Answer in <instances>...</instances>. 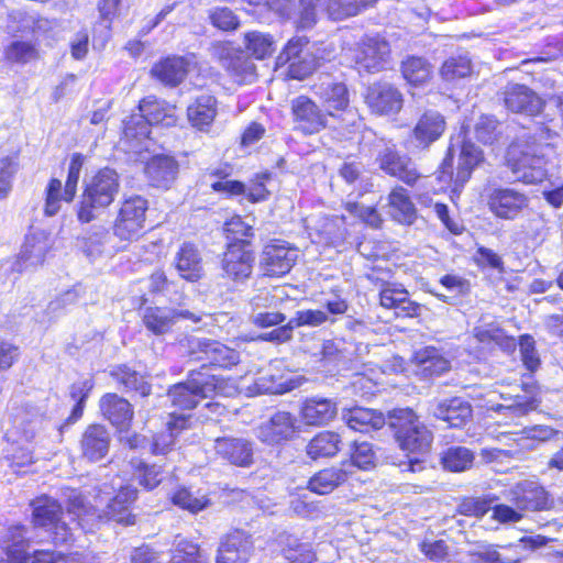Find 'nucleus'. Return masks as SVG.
<instances>
[{
  "instance_id": "nucleus-64",
  "label": "nucleus",
  "mask_w": 563,
  "mask_h": 563,
  "mask_svg": "<svg viewBox=\"0 0 563 563\" xmlns=\"http://www.w3.org/2000/svg\"><path fill=\"white\" fill-rule=\"evenodd\" d=\"M499 122L492 115H482L475 124V136L484 144H493L499 135Z\"/></svg>"
},
{
  "instance_id": "nucleus-44",
  "label": "nucleus",
  "mask_w": 563,
  "mask_h": 563,
  "mask_svg": "<svg viewBox=\"0 0 563 563\" xmlns=\"http://www.w3.org/2000/svg\"><path fill=\"white\" fill-rule=\"evenodd\" d=\"M475 454L466 446H450L441 453V465L445 471L461 473L473 466Z\"/></svg>"
},
{
  "instance_id": "nucleus-19",
  "label": "nucleus",
  "mask_w": 563,
  "mask_h": 563,
  "mask_svg": "<svg viewBox=\"0 0 563 563\" xmlns=\"http://www.w3.org/2000/svg\"><path fill=\"white\" fill-rule=\"evenodd\" d=\"M332 119L334 122L329 123L328 126L339 130L346 139L357 143L362 150L369 148L372 143L377 141L376 133L365 126L361 117L352 108L344 110Z\"/></svg>"
},
{
  "instance_id": "nucleus-56",
  "label": "nucleus",
  "mask_w": 563,
  "mask_h": 563,
  "mask_svg": "<svg viewBox=\"0 0 563 563\" xmlns=\"http://www.w3.org/2000/svg\"><path fill=\"white\" fill-rule=\"evenodd\" d=\"M62 201H65L63 184L59 179L52 178L45 188L44 216L48 218L56 216L62 208Z\"/></svg>"
},
{
  "instance_id": "nucleus-42",
  "label": "nucleus",
  "mask_w": 563,
  "mask_h": 563,
  "mask_svg": "<svg viewBox=\"0 0 563 563\" xmlns=\"http://www.w3.org/2000/svg\"><path fill=\"white\" fill-rule=\"evenodd\" d=\"M26 529L23 526H13L7 532V555L10 563H26L27 549L33 542V537H25Z\"/></svg>"
},
{
  "instance_id": "nucleus-18",
  "label": "nucleus",
  "mask_w": 563,
  "mask_h": 563,
  "mask_svg": "<svg viewBox=\"0 0 563 563\" xmlns=\"http://www.w3.org/2000/svg\"><path fill=\"white\" fill-rule=\"evenodd\" d=\"M506 499L522 511H538L547 508L548 494L534 481L525 479L515 484L506 493Z\"/></svg>"
},
{
  "instance_id": "nucleus-2",
  "label": "nucleus",
  "mask_w": 563,
  "mask_h": 563,
  "mask_svg": "<svg viewBox=\"0 0 563 563\" xmlns=\"http://www.w3.org/2000/svg\"><path fill=\"white\" fill-rule=\"evenodd\" d=\"M119 175L114 169L102 168L87 181L77 209L81 223L95 220L99 212L109 207L119 192Z\"/></svg>"
},
{
  "instance_id": "nucleus-39",
  "label": "nucleus",
  "mask_w": 563,
  "mask_h": 563,
  "mask_svg": "<svg viewBox=\"0 0 563 563\" xmlns=\"http://www.w3.org/2000/svg\"><path fill=\"white\" fill-rule=\"evenodd\" d=\"M216 97L202 93L187 108V117L192 126L205 130L209 128L217 115Z\"/></svg>"
},
{
  "instance_id": "nucleus-25",
  "label": "nucleus",
  "mask_w": 563,
  "mask_h": 563,
  "mask_svg": "<svg viewBox=\"0 0 563 563\" xmlns=\"http://www.w3.org/2000/svg\"><path fill=\"white\" fill-rule=\"evenodd\" d=\"M216 453L229 463L249 467L253 464L254 443L244 438L222 437L214 440Z\"/></svg>"
},
{
  "instance_id": "nucleus-5",
  "label": "nucleus",
  "mask_w": 563,
  "mask_h": 563,
  "mask_svg": "<svg viewBox=\"0 0 563 563\" xmlns=\"http://www.w3.org/2000/svg\"><path fill=\"white\" fill-rule=\"evenodd\" d=\"M506 166L515 181L526 185L541 183L547 177L545 158L539 154L537 145L512 142L506 153Z\"/></svg>"
},
{
  "instance_id": "nucleus-37",
  "label": "nucleus",
  "mask_w": 563,
  "mask_h": 563,
  "mask_svg": "<svg viewBox=\"0 0 563 563\" xmlns=\"http://www.w3.org/2000/svg\"><path fill=\"white\" fill-rule=\"evenodd\" d=\"M275 296L267 292H262L255 296L251 305L253 312L251 314V322L258 328H269L280 325L286 321V316L278 311H271L268 309L275 308Z\"/></svg>"
},
{
  "instance_id": "nucleus-54",
  "label": "nucleus",
  "mask_w": 563,
  "mask_h": 563,
  "mask_svg": "<svg viewBox=\"0 0 563 563\" xmlns=\"http://www.w3.org/2000/svg\"><path fill=\"white\" fill-rule=\"evenodd\" d=\"M173 503L186 509L192 514H197L209 505V499L206 495L201 494L199 490L191 492L187 488H180L173 495Z\"/></svg>"
},
{
  "instance_id": "nucleus-9",
  "label": "nucleus",
  "mask_w": 563,
  "mask_h": 563,
  "mask_svg": "<svg viewBox=\"0 0 563 563\" xmlns=\"http://www.w3.org/2000/svg\"><path fill=\"white\" fill-rule=\"evenodd\" d=\"M148 202L141 196L125 198L113 224V233L122 241L137 240L144 230Z\"/></svg>"
},
{
  "instance_id": "nucleus-4",
  "label": "nucleus",
  "mask_w": 563,
  "mask_h": 563,
  "mask_svg": "<svg viewBox=\"0 0 563 563\" xmlns=\"http://www.w3.org/2000/svg\"><path fill=\"white\" fill-rule=\"evenodd\" d=\"M223 382L208 372L192 369L185 382L168 389V399L175 408L191 410L206 398H211L222 390Z\"/></svg>"
},
{
  "instance_id": "nucleus-62",
  "label": "nucleus",
  "mask_w": 563,
  "mask_h": 563,
  "mask_svg": "<svg viewBox=\"0 0 563 563\" xmlns=\"http://www.w3.org/2000/svg\"><path fill=\"white\" fill-rule=\"evenodd\" d=\"M224 231L230 242H238L250 247V238L253 236V228L246 224L241 217H233L225 223Z\"/></svg>"
},
{
  "instance_id": "nucleus-12",
  "label": "nucleus",
  "mask_w": 563,
  "mask_h": 563,
  "mask_svg": "<svg viewBox=\"0 0 563 563\" xmlns=\"http://www.w3.org/2000/svg\"><path fill=\"white\" fill-rule=\"evenodd\" d=\"M298 252V249L288 242L274 240L263 249L261 268L267 276H283L295 265Z\"/></svg>"
},
{
  "instance_id": "nucleus-27",
  "label": "nucleus",
  "mask_w": 563,
  "mask_h": 563,
  "mask_svg": "<svg viewBox=\"0 0 563 563\" xmlns=\"http://www.w3.org/2000/svg\"><path fill=\"white\" fill-rule=\"evenodd\" d=\"M111 443V434L107 427L99 423L88 426L81 434V455L90 462L106 457Z\"/></svg>"
},
{
  "instance_id": "nucleus-13",
  "label": "nucleus",
  "mask_w": 563,
  "mask_h": 563,
  "mask_svg": "<svg viewBox=\"0 0 563 563\" xmlns=\"http://www.w3.org/2000/svg\"><path fill=\"white\" fill-rule=\"evenodd\" d=\"M49 250V238L44 231L27 234L19 255L12 262L11 271L22 274L37 268L43 265Z\"/></svg>"
},
{
  "instance_id": "nucleus-30",
  "label": "nucleus",
  "mask_w": 563,
  "mask_h": 563,
  "mask_svg": "<svg viewBox=\"0 0 563 563\" xmlns=\"http://www.w3.org/2000/svg\"><path fill=\"white\" fill-rule=\"evenodd\" d=\"M380 306L393 309L396 317L412 318L420 314L421 306L409 298L408 291L396 286H386L379 292Z\"/></svg>"
},
{
  "instance_id": "nucleus-61",
  "label": "nucleus",
  "mask_w": 563,
  "mask_h": 563,
  "mask_svg": "<svg viewBox=\"0 0 563 563\" xmlns=\"http://www.w3.org/2000/svg\"><path fill=\"white\" fill-rule=\"evenodd\" d=\"M244 38L247 49L258 59L265 58L274 51V42L267 34L253 31L246 33Z\"/></svg>"
},
{
  "instance_id": "nucleus-23",
  "label": "nucleus",
  "mask_w": 563,
  "mask_h": 563,
  "mask_svg": "<svg viewBox=\"0 0 563 563\" xmlns=\"http://www.w3.org/2000/svg\"><path fill=\"white\" fill-rule=\"evenodd\" d=\"M254 254L250 247L238 242H230L223 254L222 269L234 282H244L253 269Z\"/></svg>"
},
{
  "instance_id": "nucleus-32",
  "label": "nucleus",
  "mask_w": 563,
  "mask_h": 563,
  "mask_svg": "<svg viewBox=\"0 0 563 563\" xmlns=\"http://www.w3.org/2000/svg\"><path fill=\"white\" fill-rule=\"evenodd\" d=\"M444 130L443 115L438 111L428 110L419 118L412 130V135L418 146L427 148L443 134Z\"/></svg>"
},
{
  "instance_id": "nucleus-3",
  "label": "nucleus",
  "mask_w": 563,
  "mask_h": 563,
  "mask_svg": "<svg viewBox=\"0 0 563 563\" xmlns=\"http://www.w3.org/2000/svg\"><path fill=\"white\" fill-rule=\"evenodd\" d=\"M388 426L402 451L418 455L430 451L433 434L412 409L399 408L389 411Z\"/></svg>"
},
{
  "instance_id": "nucleus-51",
  "label": "nucleus",
  "mask_w": 563,
  "mask_h": 563,
  "mask_svg": "<svg viewBox=\"0 0 563 563\" xmlns=\"http://www.w3.org/2000/svg\"><path fill=\"white\" fill-rule=\"evenodd\" d=\"M132 476L142 487L152 490L163 481L164 470L159 465L137 461L133 463Z\"/></svg>"
},
{
  "instance_id": "nucleus-15",
  "label": "nucleus",
  "mask_w": 563,
  "mask_h": 563,
  "mask_svg": "<svg viewBox=\"0 0 563 563\" xmlns=\"http://www.w3.org/2000/svg\"><path fill=\"white\" fill-rule=\"evenodd\" d=\"M364 100L372 113L377 115L398 113L404 103L401 92L388 82H374L368 86Z\"/></svg>"
},
{
  "instance_id": "nucleus-52",
  "label": "nucleus",
  "mask_w": 563,
  "mask_h": 563,
  "mask_svg": "<svg viewBox=\"0 0 563 563\" xmlns=\"http://www.w3.org/2000/svg\"><path fill=\"white\" fill-rule=\"evenodd\" d=\"M93 388L91 379H84L71 384L69 388L70 398L75 401L70 416L67 419L68 423H74L82 416L86 400Z\"/></svg>"
},
{
  "instance_id": "nucleus-29",
  "label": "nucleus",
  "mask_w": 563,
  "mask_h": 563,
  "mask_svg": "<svg viewBox=\"0 0 563 563\" xmlns=\"http://www.w3.org/2000/svg\"><path fill=\"white\" fill-rule=\"evenodd\" d=\"M99 408L103 418L118 430L123 431L131 426L134 410L125 398L112 393L106 394L99 401Z\"/></svg>"
},
{
  "instance_id": "nucleus-31",
  "label": "nucleus",
  "mask_w": 563,
  "mask_h": 563,
  "mask_svg": "<svg viewBox=\"0 0 563 563\" xmlns=\"http://www.w3.org/2000/svg\"><path fill=\"white\" fill-rule=\"evenodd\" d=\"M189 62L181 56H168L161 59L151 69V76L165 86L176 87L188 74Z\"/></svg>"
},
{
  "instance_id": "nucleus-43",
  "label": "nucleus",
  "mask_w": 563,
  "mask_h": 563,
  "mask_svg": "<svg viewBox=\"0 0 563 563\" xmlns=\"http://www.w3.org/2000/svg\"><path fill=\"white\" fill-rule=\"evenodd\" d=\"M416 360L419 372L424 377L438 376L450 369V362L432 346L418 351Z\"/></svg>"
},
{
  "instance_id": "nucleus-58",
  "label": "nucleus",
  "mask_w": 563,
  "mask_h": 563,
  "mask_svg": "<svg viewBox=\"0 0 563 563\" xmlns=\"http://www.w3.org/2000/svg\"><path fill=\"white\" fill-rule=\"evenodd\" d=\"M210 23L224 32L235 31L240 26V20L235 13L227 7H214L208 11Z\"/></svg>"
},
{
  "instance_id": "nucleus-26",
  "label": "nucleus",
  "mask_w": 563,
  "mask_h": 563,
  "mask_svg": "<svg viewBox=\"0 0 563 563\" xmlns=\"http://www.w3.org/2000/svg\"><path fill=\"white\" fill-rule=\"evenodd\" d=\"M296 431V418L287 411L275 412L257 429V438L267 444H278L289 440Z\"/></svg>"
},
{
  "instance_id": "nucleus-63",
  "label": "nucleus",
  "mask_w": 563,
  "mask_h": 563,
  "mask_svg": "<svg viewBox=\"0 0 563 563\" xmlns=\"http://www.w3.org/2000/svg\"><path fill=\"white\" fill-rule=\"evenodd\" d=\"M8 60L19 64L30 63L38 57L36 47L29 42H12L5 49Z\"/></svg>"
},
{
  "instance_id": "nucleus-8",
  "label": "nucleus",
  "mask_w": 563,
  "mask_h": 563,
  "mask_svg": "<svg viewBox=\"0 0 563 563\" xmlns=\"http://www.w3.org/2000/svg\"><path fill=\"white\" fill-rule=\"evenodd\" d=\"M372 146L377 152L376 163L384 173L408 186H413L420 179L421 174L418 172L415 162L408 155L401 154L395 144L377 137Z\"/></svg>"
},
{
  "instance_id": "nucleus-35",
  "label": "nucleus",
  "mask_w": 563,
  "mask_h": 563,
  "mask_svg": "<svg viewBox=\"0 0 563 563\" xmlns=\"http://www.w3.org/2000/svg\"><path fill=\"white\" fill-rule=\"evenodd\" d=\"M338 413V405L329 398L311 397L303 401L301 416L310 426H323L334 419Z\"/></svg>"
},
{
  "instance_id": "nucleus-45",
  "label": "nucleus",
  "mask_w": 563,
  "mask_h": 563,
  "mask_svg": "<svg viewBox=\"0 0 563 563\" xmlns=\"http://www.w3.org/2000/svg\"><path fill=\"white\" fill-rule=\"evenodd\" d=\"M341 438L338 433L324 431L313 437L306 448L308 456L312 460L321 457H332L339 450Z\"/></svg>"
},
{
  "instance_id": "nucleus-36",
  "label": "nucleus",
  "mask_w": 563,
  "mask_h": 563,
  "mask_svg": "<svg viewBox=\"0 0 563 563\" xmlns=\"http://www.w3.org/2000/svg\"><path fill=\"white\" fill-rule=\"evenodd\" d=\"M343 419L349 428L363 433L379 430L388 424V417L385 418L380 411L363 407L349 409L343 413Z\"/></svg>"
},
{
  "instance_id": "nucleus-21",
  "label": "nucleus",
  "mask_w": 563,
  "mask_h": 563,
  "mask_svg": "<svg viewBox=\"0 0 563 563\" xmlns=\"http://www.w3.org/2000/svg\"><path fill=\"white\" fill-rule=\"evenodd\" d=\"M253 550L252 537L242 530H234L221 539L216 563H247Z\"/></svg>"
},
{
  "instance_id": "nucleus-17",
  "label": "nucleus",
  "mask_w": 563,
  "mask_h": 563,
  "mask_svg": "<svg viewBox=\"0 0 563 563\" xmlns=\"http://www.w3.org/2000/svg\"><path fill=\"white\" fill-rule=\"evenodd\" d=\"M291 113L296 129L305 134L318 133L329 125L328 115L306 96H299L291 101Z\"/></svg>"
},
{
  "instance_id": "nucleus-55",
  "label": "nucleus",
  "mask_w": 563,
  "mask_h": 563,
  "mask_svg": "<svg viewBox=\"0 0 563 563\" xmlns=\"http://www.w3.org/2000/svg\"><path fill=\"white\" fill-rule=\"evenodd\" d=\"M472 71V62L466 55L448 58L441 67V76L448 81L468 76Z\"/></svg>"
},
{
  "instance_id": "nucleus-57",
  "label": "nucleus",
  "mask_w": 563,
  "mask_h": 563,
  "mask_svg": "<svg viewBox=\"0 0 563 563\" xmlns=\"http://www.w3.org/2000/svg\"><path fill=\"white\" fill-rule=\"evenodd\" d=\"M509 400H511L510 404H500L493 407V409L498 412L506 410L516 417H521L532 410H536L539 406V400L533 395H516L514 397H509Z\"/></svg>"
},
{
  "instance_id": "nucleus-24",
  "label": "nucleus",
  "mask_w": 563,
  "mask_h": 563,
  "mask_svg": "<svg viewBox=\"0 0 563 563\" xmlns=\"http://www.w3.org/2000/svg\"><path fill=\"white\" fill-rule=\"evenodd\" d=\"M180 318L199 322L201 318L188 310H176L166 307H147L144 309L142 320L145 328L155 335L169 332Z\"/></svg>"
},
{
  "instance_id": "nucleus-14",
  "label": "nucleus",
  "mask_w": 563,
  "mask_h": 563,
  "mask_svg": "<svg viewBox=\"0 0 563 563\" xmlns=\"http://www.w3.org/2000/svg\"><path fill=\"white\" fill-rule=\"evenodd\" d=\"M390 45L382 36H365L354 55L355 64L360 70L376 73L384 69L389 63Z\"/></svg>"
},
{
  "instance_id": "nucleus-7",
  "label": "nucleus",
  "mask_w": 563,
  "mask_h": 563,
  "mask_svg": "<svg viewBox=\"0 0 563 563\" xmlns=\"http://www.w3.org/2000/svg\"><path fill=\"white\" fill-rule=\"evenodd\" d=\"M32 506L34 527L45 529L55 545L67 544L74 540V528L63 519V509L56 499L42 496Z\"/></svg>"
},
{
  "instance_id": "nucleus-59",
  "label": "nucleus",
  "mask_w": 563,
  "mask_h": 563,
  "mask_svg": "<svg viewBox=\"0 0 563 563\" xmlns=\"http://www.w3.org/2000/svg\"><path fill=\"white\" fill-rule=\"evenodd\" d=\"M498 498L495 495H488L486 497H468L463 499L459 506V510L464 516L481 518L492 509V504Z\"/></svg>"
},
{
  "instance_id": "nucleus-11",
  "label": "nucleus",
  "mask_w": 563,
  "mask_h": 563,
  "mask_svg": "<svg viewBox=\"0 0 563 563\" xmlns=\"http://www.w3.org/2000/svg\"><path fill=\"white\" fill-rule=\"evenodd\" d=\"M529 197L515 188L496 186L487 190L486 206L498 219L514 221L529 207Z\"/></svg>"
},
{
  "instance_id": "nucleus-46",
  "label": "nucleus",
  "mask_w": 563,
  "mask_h": 563,
  "mask_svg": "<svg viewBox=\"0 0 563 563\" xmlns=\"http://www.w3.org/2000/svg\"><path fill=\"white\" fill-rule=\"evenodd\" d=\"M401 73L410 85L423 86L431 79L432 66L422 57L410 56L401 63Z\"/></svg>"
},
{
  "instance_id": "nucleus-48",
  "label": "nucleus",
  "mask_w": 563,
  "mask_h": 563,
  "mask_svg": "<svg viewBox=\"0 0 563 563\" xmlns=\"http://www.w3.org/2000/svg\"><path fill=\"white\" fill-rule=\"evenodd\" d=\"M375 2L376 0H329L327 12L332 20H344L360 14Z\"/></svg>"
},
{
  "instance_id": "nucleus-47",
  "label": "nucleus",
  "mask_w": 563,
  "mask_h": 563,
  "mask_svg": "<svg viewBox=\"0 0 563 563\" xmlns=\"http://www.w3.org/2000/svg\"><path fill=\"white\" fill-rule=\"evenodd\" d=\"M146 115L139 111L131 114L128 120L123 122V134L126 141L135 142L131 146L137 148L142 146V142L150 137V126Z\"/></svg>"
},
{
  "instance_id": "nucleus-38",
  "label": "nucleus",
  "mask_w": 563,
  "mask_h": 563,
  "mask_svg": "<svg viewBox=\"0 0 563 563\" xmlns=\"http://www.w3.org/2000/svg\"><path fill=\"white\" fill-rule=\"evenodd\" d=\"M139 111L143 112L152 125L174 126L177 123L176 107L155 96H147L140 101Z\"/></svg>"
},
{
  "instance_id": "nucleus-50",
  "label": "nucleus",
  "mask_w": 563,
  "mask_h": 563,
  "mask_svg": "<svg viewBox=\"0 0 563 563\" xmlns=\"http://www.w3.org/2000/svg\"><path fill=\"white\" fill-rule=\"evenodd\" d=\"M111 375L126 390H134L141 396H147L151 393V385L136 371L123 365L114 369Z\"/></svg>"
},
{
  "instance_id": "nucleus-34",
  "label": "nucleus",
  "mask_w": 563,
  "mask_h": 563,
  "mask_svg": "<svg viewBox=\"0 0 563 563\" xmlns=\"http://www.w3.org/2000/svg\"><path fill=\"white\" fill-rule=\"evenodd\" d=\"M325 114L329 119L350 108L349 90L343 82H323L318 87Z\"/></svg>"
},
{
  "instance_id": "nucleus-41",
  "label": "nucleus",
  "mask_w": 563,
  "mask_h": 563,
  "mask_svg": "<svg viewBox=\"0 0 563 563\" xmlns=\"http://www.w3.org/2000/svg\"><path fill=\"white\" fill-rule=\"evenodd\" d=\"M347 472L343 467H328L316 473L308 483V488L316 494L327 495L345 483Z\"/></svg>"
},
{
  "instance_id": "nucleus-40",
  "label": "nucleus",
  "mask_w": 563,
  "mask_h": 563,
  "mask_svg": "<svg viewBox=\"0 0 563 563\" xmlns=\"http://www.w3.org/2000/svg\"><path fill=\"white\" fill-rule=\"evenodd\" d=\"M388 202L390 208L389 212L397 222L410 225L417 219L416 207L404 187H395L388 196Z\"/></svg>"
},
{
  "instance_id": "nucleus-60",
  "label": "nucleus",
  "mask_w": 563,
  "mask_h": 563,
  "mask_svg": "<svg viewBox=\"0 0 563 563\" xmlns=\"http://www.w3.org/2000/svg\"><path fill=\"white\" fill-rule=\"evenodd\" d=\"M85 162V157L80 153L71 155L67 179L64 188V199L66 202H71L77 192V185L80 176V172Z\"/></svg>"
},
{
  "instance_id": "nucleus-20",
  "label": "nucleus",
  "mask_w": 563,
  "mask_h": 563,
  "mask_svg": "<svg viewBox=\"0 0 563 563\" xmlns=\"http://www.w3.org/2000/svg\"><path fill=\"white\" fill-rule=\"evenodd\" d=\"M503 99L506 108L514 113L537 115L544 107L543 99L521 84H508L503 91Z\"/></svg>"
},
{
  "instance_id": "nucleus-33",
  "label": "nucleus",
  "mask_w": 563,
  "mask_h": 563,
  "mask_svg": "<svg viewBox=\"0 0 563 563\" xmlns=\"http://www.w3.org/2000/svg\"><path fill=\"white\" fill-rule=\"evenodd\" d=\"M179 276L189 282H196L203 274L202 258L199 250L192 243H184L174 257Z\"/></svg>"
},
{
  "instance_id": "nucleus-16",
  "label": "nucleus",
  "mask_w": 563,
  "mask_h": 563,
  "mask_svg": "<svg viewBox=\"0 0 563 563\" xmlns=\"http://www.w3.org/2000/svg\"><path fill=\"white\" fill-rule=\"evenodd\" d=\"M428 412L450 428H463L473 415L471 404L461 397L433 399L429 402Z\"/></svg>"
},
{
  "instance_id": "nucleus-6",
  "label": "nucleus",
  "mask_w": 563,
  "mask_h": 563,
  "mask_svg": "<svg viewBox=\"0 0 563 563\" xmlns=\"http://www.w3.org/2000/svg\"><path fill=\"white\" fill-rule=\"evenodd\" d=\"M190 361L201 362L199 371L208 367L228 368L239 363L240 354L221 342L197 336H187L180 341Z\"/></svg>"
},
{
  "instance_id": "nucleus-10",
  "label": "nucleus",
  "mask_w": 563,
  "mask_h": 563,
  "mask_svg": "<svg viewBox=\"0 0 563 563\" xmlns=\"http://www.w3.org/2000/svg\"><path fill=\"white\" fill-rule=\"evenodd\" d=\"M484 156L482 150L471 142H464L459 156V165L456 173H453V154L449 148L446 156L438 170V179L444 184L454 181L455 186L463 187L473 170L483 162Z\"/></svg>"
},
{
  "instance_id": "nucleus-49",
  "label": "nucleus",
  "mask_w": 563,
  "mask_h": 563,
  "mask_svg": "<svg viewBox=\"0 0 563 563\" xmlns=\"http://www.w3.org/2000/svg\"><path fill=\"white\" fill-rule=\"evenodd\" d=\"M208 555L198 544L186 539L175 541L169 563H208Z\"/></svg>"
},
{
  "instance_id": "nucleus-1",
  "label": "nucleus",
  "mask_w": 563,
  "mask_h": 563,
  "mask_svg": "<svg viewBox=\"0 0 563 563\" xmlns=\"http://www.w3.org/2000/svg\"><path fill=\"white\" fill-rule=\"evenodd\" d=\"M67 498V512L77 519V526L86 531H92L95 521L113 520L118 523L134 525L135 517L131 514L130 507L137 498V489L128 484L120 488L117 495L109 499L104 509L99 510V504L87 508L84 498L76 489H68L65 493Z\"/></svg>"
},
{
  "instance_id": "nucleus-53",
  "label": "nucleus",
  "mask_w": 563,
  "mask_h": 563,
  "mask_svg": "<svg viewBox=\"0 0 563 563\" xmlns=\"http://www.w3.org/2000/svg\"><path fill=\"white\" fill-rule=\"evenodd\" d=\"M283 553L289 563H312L316 559L308 543H301L298 539L287 536L285 538Z\"/></svg>"
},
{
  "instance_id": "nucleus-22",
  "label": "nucleus",
  "mask_w": 563,
  "mask_h": 563,
  "mask_svg": "<svg viewBox=\"0 0 563 563\" xmlns=\"http://www.w3.org/2000/svg\"><path fill=\"white\" fill-rule=\"evenodd\" d=\"M211 57L232 75L245 79L254 74V64L231 42H214L209 48Z\"/></svg>"
},
{
  "instance_id": "nucleus-28",
  "label": "nucleus",
  "mask_w": 563,
  "mask_h": 563,
  "mask_svg": "<svg viewBox=\"0 0 563 563\" xmlns=\"http://www.w3.org/2000/svg\"><path fill=\"white\" fill-rule=\"evenodd\" d=\"M178 172V162L168 155H155L144 167L148 184L161 189H168L176 180Z\"/></svg>"
}]
</instances>
